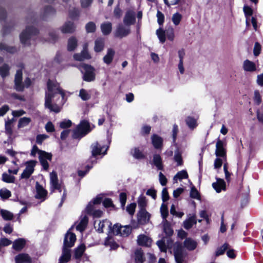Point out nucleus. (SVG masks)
<instances>
[{"mask_svg":"<svg viewBox=\"0 0 263 263\" xmlns=\"http://www.w3.org/2000/svg\"><path fill=\"white\" fill-rule=\"evenodd\" d=\"M65 93L57 82L49 80L45 96V107L50 111L59 112L65 103Z\"/></svg>","mask_w":263,"mask_h":263,"instance_id":"1","label":"nucleus"},{"mask_svg":"<svg viewBox=\"0 0 263 263\" xmlns=\"http://www.w3.org/2000/svg\"><path fill=\"white\" fill-rule=\"evenodd\" d=\"M174 251L176 263H183L185 254L183 251L181 245L180 243H176L174 245Z\"/></svg>","mask_w":263,"mask_h":263,"instance_id":"7","label":"nucleus"},{"mask_svg":"<svg viewBox=\"0 0 263 263\" xmlns=\"http://www.w3.org/2000/svg\"><path fill=\"white\" fill-rule=\"evenodd\" d=\"M87 223L88 217L86 216L81 217L80 222L76 226V229L80 232L83 231L85 229L87 225Z\"/></svg>","mask_w":263,"mask_h":263,"instance_id":"26","label":"nucleus"},{"mask_svg":"<svg viewBox=\"0 0 263 263\" xmlns=\"http://www.w3.org/2000/svg\"><path fill=\"white\" fill-rule=\"evenodd\" d=\"M85 28L87 33H91L95 31L96 27L93 22H90L86 25Z\"/></svg>","mask_w":263,"mask_h":263,"instance_id":"50","label":"nucleus"},{"mask_svg":"<svg viewBox=\"0 0 263 263\" xmlns=\"http://www.w3.org/2000/svg\"><path fill=\"white\" fill-rule=\"evenodd\" d=\"M184 246L189 250H194L197 247V242L191 238H187L184 241Z\"/></svg>","mask_w":263,"mask_h":263,"instance_id":"31","label":"nucleus"},{"mask_svg":"<svg viewBox=\"0 0 263 263\" xmlns=\"http://www.w3.org/2000/svg\"><path fill=\"white\" fill-rule=\"evenodd\" d=\"M243 10L246 18H248L249 16L252 15L253 10L250 7L248 6H245L243 8Z\"/></svg>","mask_w":263,"mask_h":263,"instance_id":"60","label":"nucleus"},{"mask_svg":"<svg viewBox=\"0 0 263 263\" xmlns=\"http://www.w3.org/2000/svg\"><path fill=\"white\" fill-rule=\"evenodd\" d=\"M85 250V246L84 245L82 244L80 245L77 249H76L75 257L76 258H80L82 256Z\"/></svg>","mask_w":263,"mask_h":263,"instance_id":"46","label":"nucleus"},{"mask_svg":"<svg viewBox=\"0 0 263 263\" xmlns=\"http://www.w3.org/2000/svg\"><path fill=\"white\" fill-rule=\"evenodd\" d=\"M131 232L130 227L128 226H121L118 224L114 226L112 232L115 235H120L123 236H128Z\"/></svg>","mask_w":263,"mask_h":263,"instance_id":"6","label":"nucleus"},{"mask_svg":"<svg viewBox=\"0 0 263 263\" xmlns=\"http://www.w3.org/2000/svg\"><path fill=\"white\" fill-rule=\"evenodd\" d=\"M185 121L187 126L191 129H194L197 125L196 120L192 117H188Z\"/></svg>","mask_w":263,"mask_h":263,"instance_id":"44","label":"nucleus"},{"mask_svg":"<svg viewBox=\"0 0 263 263\" xmlns=\"http://www.w3.org/2000/svg\"><path fill=\"white\" fill-rule=\"evenodd\" d=\"M196 222V216L194 215L183 222V227L185 229H189Z\"/></svg>","mask_w":263,"mask_h":263,"instance_id":"28","label":"nucleus"},{"mask_svg":"<svg viewBox=\"0 0 263 263\" xmlns=\"http://www.w3.org/2000/svg\"><path fill=\"white\" fill-rule=\"evenodd\" d=\"M75 29L76 26L71 21L66 22L60 28L61 32L63 33H72Z\"/></svg>","mask_w":263,"mask_h":263,"instance_id":"15","label":"nucleus"},{"mask_svg":"<svg viewBox=\"0 0 263 263\" xmlns=\"http://www.w3.org/2000/svg\"><path fill=\"white\" fill-rule=\"evenodd\" d=\"M135 21V13L134 12L129 11L126 12L124 18V23L126 25L133 24Z\"/></svg>","mask_w":263,"mask_h":263,"instance_id":"23","label":"nucleus"},{"mask_svg":"<svg viewBox=\"0 0 263 263\" xmlns=\"http://www.w3.org/2000/svg\"><path fill=\"white\" fill-rule=\"evenodd\" d=\"M156 34L159 41L161 43H164L166 40V32L161 27H160L156 30Z\"/></svg>","mask_w":263,"mask_h":263,"instance_id":"36","label":"nucleus"},{"mask_svg":"<svg viewBox=\"0 0 263 263\" xmlns=\"http://www.w3.org/2000/svg\"><path fill=\"white\" fill-rule=\"evenodd\" d=\"M85 72L83 76V80L87 82L93 81L95 79V69L88 65H84Z\"/></svg>","mask_w":263,"mask_h":263,"instance_id":"9","label":"nucleus"},{"mask_svg":"<svg viewBox=\"0 0 263 263\" xmlns=\"http://www.w3.org/2000/svg\"><path fill=\"white\" fill-rule=\"evenodd\" d=\"M261 47L258 42H256L253 48V54L255 57H257L260 53Z\"/></svg>","mask_w":263,"mask_h":263,"instance_id":"57","label":"nucleus"},{"mask_svg":"<svg viewBox=\"0 0 263 263\" xmlns=\"http://www.w3.org/2000/svg\"><path fill=\"white\" fill-rule=\"evenodd\" d=\"M31 119L28 117H23L19 119L17 127L18 128H23L28 126L31 122Z\"/></svg>","mask_w":263,"mask_h":263,"instance_id":"33","label":"nucleus"},{"mask_svg":"<svg viewBox=\"0 0 263 263\" xmlns=\"http://www.w3.org/2000/svg\"><path fill=\"white\" fill-rule=\"evenodd\" d=\"M11 196V192L6 189H2L0 190V197L3 199H7Z\"/></svg>","mask_w":263,"mask_h":263,"instance_id":"51","label":"nucleus"},{"mask_svg":"<svg viewBox=\"0 0 263 263\" xmlns=\"http://www.w3.org/2000/svg\"><path fill=\"white\" fill-rule=\"evenodd\" d=\"M136 208V204L132 203L127 206L126 211L130 215H133L135 213Z\"/></svg>","mask_w":263,"mask_h":263,"instance_id":"59","label":"nucleus"},{"mask_svg":"<svg viewBox=\"0 0 263 263\" xmlns=\"http://www.w3.org/2000/svg\"><path fill=\"white\" fill-rule=\"evenodd\" d=\"M104 47V40L103 39H97L95 42L94 50L97 52L102 51Z\"/></svg>","mask_w":263,"mask_h":263,"instance_id":"29","label":"nucleus"},{"mask_svg":"<svg viewBox=\"0 0 263 263\" xmlns=\"http://www.w3.org/2000/svg\"><path fill=\"white\" fill-rule=\"evenodd\" d=\"M76 240V236L74 234L70 232H67L65 236L64 240V247L67 248L72 247Z\"/></svg>","mask_w":263,"mask_h":263,"instance_id":"13","label":"nucleus"},{"mask_svg":"<svg viewBox=\"0 0 263 263\" xmlns=\"http://www.w3.org/2000/svg\"><path fill=\"white\" fill-rule=\"evenodd\" d=\"M50 179L51 188L59 190L60 192H61V186L58 183L57 175L54 172H52L50 173Z\"/></svg>","mask_w":263,"mask_h":263,"instance_id":"19","label":"nucleus"},{"mask_svg":"<svg viewBox=\"0 0 263 263\" xmlns=\"http://www.w3.org/2000/svg\"><path fill=\"white\" fill-rule=\"evenodd\" d=\"M130 33V29L122 25H119L116 31V36L119 37H123L127 35Z\"/></svg>","mask_w":263,"mask_h":263,"instance_id":"21","label":"nucleus"},{"mask_svg":"<svg viewBox=\"0 0 263 263\" xmlns=\"http://www.w3.org/2000/svg\"><path fill=\"white\" fill-rule=\"evenodd\" d=\"M79 96L84 101L88 100L90 98V94L84 89L80 90Z\"/></svg>","mask_w":263,"mask_h":263,"instance_id":"49","label":"nucleus"},{"mask_svg":"<svg viewBox=\"0 0 263 263\" xmlns=\"http://www.w3.org/2000/svg\"><path fill=\"white\" fill-rule=\"evenodd\" d=\"M72 122L69 120H65L60 123V126L62 128H68L71 126Z\"/></svg>","mask_w":263,"mask_h":263,"instance_id":"61","label":"nucleus"},{"mask_svg":"<svg viewBox=\"0 0 263 263\" xmlns=\"http://www.w3.org/2000/svg\"><path fill=\"white\" fill-rule=\"evenodd\" d=\"M0 213L5 220H10L13 218V213L9 211L2 209L0 211Z\"/></svg>","mask_w":263,"mask_h":263,"instance_id":"40","label":"nucleus"},{"mask_svg":"<svg viewBox=\"0 0 263 263\" xmlns=\"http://www.w3.org/2000/svg\"><path fill=\"white\" fill-rule=\"evenodd\" d=\"M137 242L139 245L149 246L151 245L152 241L147 236L140 235L138 237Z\"/></svg>","mask_w":263,"mask_h":263,"instance_id":"25","label":"nucleus"},{"mask_svg":"<svg viewBox=\"0 0 263 263\" xmlns=\"http://www.w3.org/2000/svg\"><path fill=\"white\" fill-rule=\"evenodd\" d=\"M150 216V214L145 209L140 210L138 214V221L141 224H145L149 221Z\"/></svg>","mask_w":263,"mask_h":263,"instance_id":"16","label":"nucleus"},{"mask_svg":"<svg viewBox=\"0 0 263 263\" xmlns=\"http://www.w3.org/2000/svg\"><path fill=\"white\" fill-rule=\"evenodd\" d=\"M89 123L85 121L81 122L73 132V137L78 138L87 134L89 131Z\"/></svg>","mask_w":263,"mask_h":263,"instance_id":"5","label":"nucleus"},{"mask_svg":"<svg viewBox=\"0 0 263 263\" xmlns=\"http://www.w3.org/2000/svg\"><path fill=\"white\" fill-rule=\"evenodd\" d=\"M174 160L177 163V165H181L182 164V159L181 155L178 150L175 152Z\"/></svg>","mask_w":263,"mask_h":263,"instance_id":"54","label":"nucleus"},{"mask_svg":"<svg viewBox=\"0 0 263 263\" xmlns=\"http://www.w3.org/2000/svg\"><path fill=\"white\" fill-rule=\"evenodd\" d=\"M15 177L7 173H4L2 175V180L7 183H13Z\"/></svg>","mask_w":263,"mask_h":263,"instance_id":"48","label":"nucleus"},{"mask_svg":"<svg viewBox=\"0 0 263 263\" xmlns=\"http://www.w3.org/2000/svg\"><path fill=\"white\" fill-rule=\"evenodd\" d=\"M138 204L140 210L145 209V208L147 205L145 197L143 195L140 196L138 199Z\"/></svg>","mask_w":263,"mask_h":263,"instance_id":"42","label":"nucleus"},{"mask_svg":"<svg viewBox=\"0 0 263 263\" xmlns=\"http://www.w3.org/2000/svg\"><path fill=\"white\" fill-rule=\"evenodd\" d=\"M39 158L43 168L47 170L49 167V164L47 160L50 161L51 160L52 155L50 153H47L45 151L40 152Z\"/></svg>","mask_w":263,"mask_h":263,"instance_id":"10","label":"nucleus"},{"mask_svg":"<svg viewBox=\"0 0 263 263\" xmlns=\"http://www.w3.org/2000/svg\"><path fill=\"white\" fill-rule=\"evenodd\" d=\"M157 22L160 25H162L164 21V14L159 10L157 11Z\"/></svg>","mask_w":263,"mask_h":263,"instance_id":"58","label":"nucleus"},{"mask_svg":"<svg viewBox=\"0 0 263 263\" xmlns=\"http://www.w3.org/2000/svg\"><path fill=\"white\" fill-rule=\"evenodd\" d=\"M10 67L8 64H5L0 67V75L4 78L9 75Z\"/></svg>","mask_w":263,"mask_h":263,"instance_id":"41","label":"nucleus"},{"mask_svg":"<svg viewBox=\"0 0 263 263\" xmlns=\"http://www.w3.org/2000/svg\"><path fill=\"white\" fill-rule=\"evenodd\" d=\"M39 30L33 25H28L20 35V41L25 46L31 45V39L37 35Z\"/></svg>","mask_w":263,"mask_h":263,"instance_id":"3","label":"nucleus"},{"mask_svg":"<svg viewBox=\"0 0 263 263\" xmlns=\"http://www.w3.org/2000/svg\"><path fill=\"white\" fill-rule=\"evenodd\" d=\"M188 177V174L186 171L182 170L178 172L174 177L173 180L177 182V180H182L183 179H186Z\"/></svg>","mask_w":263,"mask_h":263,"instance_id":"37","label":"nucleus"},{"mask_svg":"<svg viewBox=\"0 0 263 263\" xmlns=\"http://www.w3.org/2000/svg\"><path fill=\"white\" fill-rule=\"evenodd\" d=\"M212 186L217 193H220L222 190H226V183L220 178H217V181L212 183Z\"/></svg>","mask_w":263,"mask_h":263,"instance_id":"18","label":"nucleus"},{"mask_svg":"<svg viewBox=\"0 0 263 263\" xmlns=\"http://www.w3.org/2000/svg\"><path fill=\"white\" fill-rule=\"evenodd\" d=\"M157 244L161 251H166V246L165 242V240H159L157 241Z\"/></svg>","mask_w":263,"mask_h":263,"instance_id":"62","label":"nucleus"},{"mask_svg":"<svg viewBox=\"0 0 263 263\" xmlns=\"http://www.w3.org/2000/svg\"><path fill=\"white\" fill-rule=\"evenodd\" d=\"M68 248L63 246L62 255L60 259V263L67 262L70 259V253Z\"/></svg>","mask_w":263,"mask_h":263,"instance_id":"24","label":"nucleus"},{"mask_svg":"<svg viewBox=\"0 0 263 263\" xmlns=\"http://www.w3.org/2000/svg\"><path fill=\"white\" fill-rule=\"evenodd\" d=\"M242 67L244 71L247 72H253L256 71L257 69L256 64L248 59L243 61Z\"/></svg>","mask_w":263,"mask_h":263,"instance_id":"12","label":"nucleus"},{"mask_svg":"<svg viewBox=\"0 0 263 263\" xmlns=\"http://www.w3.org/2000/svg\"><path fill=\"white\" fill-rule=\"evenodd\" d=\"M163 231L167 235H171L173 234V231L170 227L168 222L166 220L163 221Z\"/></svg>","mask_w":263,"mask_h":263,"instance_id":"47","label":"nucleus"},{"mask_svg":"<svg viewBox=\"0 0 263 263\" xmlns=\"http://www.w3.org/2000/svg\"><path fill=\"white\" fill-rule=\"evenodd\" d=\"M87 47L88 45L87 44L84 45L83 47V49L81 52L84 60H88L91 58V56L87 50Z\"/></svg>","mask_w":263,"mask_h":263,"instance_id":"52","label":"nucleus"},{"mask_svg":"<svg viewBox=\"0 0 263 263\" xmlns=\"http://www.w3.org/2000/svg\"><path fill=\"white\" fill-rule=\"evenodd\" d=\"M135 260L137 263H142L144 261L143 254L142 251L138 249L135 251Z\"/></svg>","mask_w":263,"mask_h":263,"instance_id":"43","label":"nucleus"},{"mask_svg":"<svg viewBox=\"0 0 263 263\" xmlns=\"http://www.w3.org/2000/svg\"><path fill=\"white\" fill-rule=\"evenodd\" d=\"M55 12V9L51 6H47L45 8V15L46 16L54 14Z\"/></svg>","mask_w":263,"mask_h":263,"instance_id":"64","label":"nucleus"},{"mask_svg":"<svg viewBox=\"0 0 263 263\" xmlns=\"http://www.w3.org/2000/svg\"><path fill=\"white\" fill-rule=\"evenodd\" d=\"M153 161L154 165L157 167L158 170H162L163 169L162 159L160 155L157 154L154 155L153 156Z\"/></svg>","mask_w":263,"mask_h":263,"instance_id":"34","label":"nucleus"},{"mask_svg":"<svg viewBox=\"0 0 263 263\" xmlns=\"http://www.w3.org/2000/svg\"><path fill=\"white\" fill-rule=\"evenodd\" d=\"M133 156L137 159H140L143 158V156L141 152L138 148H134L132 151Z\"/></svg>","mask_w":263,"mask_h":263,"instance_id":"63","label":"nucleus"},{"mask_svg":"<svg viewBox=\"0 0 263 263\" xmlns=\"http://www.w3.org/2000/svg\"><path fill=\"white\" fill-rule=\"evenodd\" d=\"M36 198H42L46 196L47 192L37 182L36 183Z\"/></svg>","mask_w":263,"mask_h":263,"instance_id":"32","label":"nucleus"},{"mask_svg":"<svg viewBox=\"0 0 263 263\" xmlns=\"http://www.w3.org/2000/svg\"><path fill=\"white\" fill-rule=\"evenodd\" d=\"M182 18V15L178 12H176L173 15L172 21L175 25L177 26L180 24Z\"/></svg>","mask_w":263,"mask_h":263,"instance_id":"45","label":"nucleus"},{"mask_svg":"<svg viewBox=\"0 0 263 263\" xmlns=\"http://www.w3.org/2000/svg\"><path fill=\"white\" fill-rule=\"evenodd\" d=\"M160 212L163 220H166V218L168 215V210L166 205L163 203L160 208Z\"/></svg>","mask_w":263,"mask_h":263,"instance_id":"53","label":"nucleus"},{"mask_svg":"<svg viewBox=\"0 0 263 263\" xmlns=\"http://www.w3.org/2000/svg\"><path fill=\"white\" fill-rule=\"evenodd\" d=\"M228 244L224 243L221 247L218 248L216 252V255L219 256L222 255L226 250L228 249Z\"/></svg>","mask_w":263,"mask_h":263,"instance_id":"55","label":"nucleus"},{"mask_svg":"<svg viewBox=\"0 0 263 263\" xmlns=\"http://www.w3.org/2000/svg\"><path fill=\"white\" fill-rule=\"evenodd\" d=\"M102 200V197L100 196H98L96 197L93 201L89 202L86 208V211L87 214L90 215L96 210V205L100 203Z\"/></svg>","mask_w":263,"mask_h":263,"instance_id":"14","label":"nucleus"},{"mask_svg":"<svg viewBox=\"0 0 263 263\" xmlns=\"http://www.w3.org/2000/svg\"><path fill=\"white\" fill-rule=\"evenodd\" d=\"M91 153L93 156L98 155H105L107 149V147L102 146L101 144L96 142L91 145Z\"/></svg>","mask_w":263,"mask_h":263,"instance_id":"11","label":"nucleus"},{"mask_svg":"<svg viewBox=\"0 0 263 263\" xmlns=\"http://www.w3.org/2000/svg\"><path fill=\"white\" fill-rule=\"evenodd\" d=\"M107 227L109 230H111V223L109 221L107 220H103L102 221H100L98 223V231L99 233H102L103 232L104 228Z\"/></svg>","mask_w":263,"mask_h":263,"instance_id":"38","label":"nucleus"},{"mask_svg":"<svg viewBox=\"0 0 263 263\" xmlns=\"http://www.w3.org/2000/svg\"><path fill=\"white\" fill-rule=\"evenodd\" d=\"M15 263H32L31 257L27 253H20L14 257Z\"/></svg>","mask_w":263,"mask_h":263,"instance_id":"17","label":"nucleus"},{"mask_svg":"<svg viewBox=\"0 0 263 263\" xmlns=\"http://www.w3.org/2000/svg\"><path fill=\"white\" fill-rule=\"evenodd\" d=\"M152 139L153 144L156 148H159L161 146L162 143V139L161 137L157 135H154L152 137Z\"/></svg>","mask_w":263,"mask_h":263,"instance_id":"39","label":"nucleus"},{"mask_svg":"<svg viewBox=\"0 0 263 263\" xmlns=\"http://www.w3.org/2000/svg\"><path fill=\"white\" fill-rule=\"evenodd\" d=\"M78 40L74 37H70L67 42V49L68 51H73L77 47Z\"/></svg>","mask_w":263,"mask_h":263,"instance_id":"27","label":"nucleus"},{"mask_svg":"<svg viewBox=\"0 0 263 263\" xmlns=\"http://www.w3.org/2000/svg\"><path fill=\"white\" fill-rule=\"evenodd\" d=\"M31 84V80L29 78H26L24 82L22 81V71L17 70L14 78V88L18 91H23L25 88L28 87Z\"/></svg>","mask_w":263,"mask_h":263,"instance_id":"4","label":"nucleus"},{"mask_svg":"<svg viewBox=\"0 0 263 263\" xmlns=\"http://www.w3.org/2000/svg\"><path fill=\"white\" fill-rule=\"evenodd\" d=\"M36 161L31 160L26 163V167L22 173L21 177L22 179H28L34 171V167Z\"/></svg>","mask_w":263,"mask_h":263,"instance_id":"8","label":"nucleus"},{"mask_svg":"<svg viewBox=\"0 0 263 263\" xmlns=\"http://www.w3.org/2000/svg\"><path fill=\"white\" fill-rule=\"evenodd\" d=\"M0 51L4 52L14 53L16 51L14 47L9 46L5 44L0 43Z\"/></svg>","mask_w":263,"mask_h":263,"instance_id":"35","label":"nucleus"},{"mask_svg":"<svg viewBox=\"0 0 263 263\" xmlns=\"http://www.w3.org/2000/svg\"><path fill=\"white\" fill-rule=\"evenodd\" d=\"M26 240L24 238H18L13 242L12 248L16 251H21L26 245Z\"/></svg>","mask_w":263,"mask_h":263,"instance_id":"22","label":"nucleus"},{"mask_svg":"<svg viewBox=\"0 0 263 263\" xmlns=\"http://www.w3.org/2000/svg\"><path fill=\"white\" fill-rule=\"evenodd\" d=\"M101 29L104 35L109 34L112 30V24L110 22H105L101 24Z\"/></svg>","mask_w":263,"mask_h":263,"instance_id":"30","label":"nucleus"},{"mask_svg":"<svg viewBox=\"0 0 263 263\" xmlns=\"http://www.w3.org/2000/svg\"><path fill=\"white\" fill-rule=\"evenodd\" d=\"M166 36L170 41H173L174 39V31L172 27L168 28L166 31Z\"/></svg>","mask_w":263,"mask_h":263,"instance_id":"56","label":"nucleus"},{"mask_svg":"<svg viewBox=\"0 0 263 263\" xmlns=\"http://www.w3.org/2000/svg\"><path fill=\"white\" fill-rule=\"evenodd\" d=\"M115 55V50L111 48H108L106 54L103 58V62L107 65H109L112 62Z\"/></svg>","mask_w":263,"mask_h":263,"instance_id":"20","label":"nucleus"},{"mask_svg":"<svg viewBox=\"0 0 263 263\" xmlns=\"http://www.w3.org/2000/svg\"><path fill=\"white\" fill-rule=\"evenodd\" d=\"M224 146L225 144L222 140H217L215 152L216 158L214 162V167L216 170L219 169L221 167L223 162L227 160V151Z\"/></svg>","mask_w":263,"mask_h":263,"instance_id":"2","label":"nucleus"}]
</instances>
